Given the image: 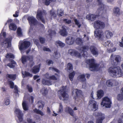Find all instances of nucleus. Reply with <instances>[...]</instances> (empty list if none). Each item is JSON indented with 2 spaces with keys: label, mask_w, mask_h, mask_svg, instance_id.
Returning <instances> with one entry per match:
<instances>
[{
  "label": "nucleus",
  "mask_w": 123,
  "mask_h": 123,
  "mask_svg": "<svg viewBox=\"0 0 123 123\" xmlns=\"http://www.w3.org/2000/svg\"><path fill=\"white\" fill-rule=\"evenodd\" d=\"M79 75V77H90V74H86L85 75L84 74H80V73H78Z\"/></svg>",
  "instance_id": "52"
},
{
  "label": "nucleus",
  "mask_w": 123,
  "mask_h": 123,
  "mask_svg": "<svg viewBox=\"0 0 123 123\" xmlns=\"http://www.w3.org/2000/svg\"><path fill=\"white\" fill-rule=\"evenodd\" d=\"M14 89L15 90L14 93L17 94L18 93V88L17 86L16 85L15 86H14Z\"/></svg>",
  "instance_id": "62"
},
{
  "label": "nucleus",
  "mask_w": 123,
  "mask_h": 123,
  "mask_svg": "<svg viewBox=\"0 0 123 123\" xmlns=\"http://www.w3.org/2000/svg\"><path fill=\"white\" fill-rule=\"evenodd\" d=\"M105 37L108 39L110 38L113 36L112 32L109 31H106L105 32Z\"/></svg>",
  "instance_id": "27"
},
{
  "label": "nucleus",
  "mask_w": 123,
  "mask_h": 123,
  "mask_svg": "<svg viewBox=\"0 0 123 123\" xmlns=\"http://www.w3.org/2000/svg\"><path fill=\"white\" fill-rule=\"evenodd\" d=\"M74 21L75 23V24L77 25L79 28H80L81 26V25L80 24V23L79 21L76 19H74Z\"/></svg>",
  "instance_id": "51"
},
{
  "label": "nucleus",
  "mask_w": 123,
  "mask_h": 123,
  "mask_svg": "<svg viewBox=\"0 0 123 123\" xmlns=\"http://www.w3.org/2000/svg\"><path fill=\"white\" fill-rule=\"evenodd\" d=\"M86 62L89 65V69L91 71H97L100 68L99 65L95 63V61L94 59H87Z\"/></svg>",
  "instance_id": "4"
},
{
  "label": "nucleus",
  "mask_w": 123,
  "mask_h": 123,
  "mask_svg": "<svg viewBox=\"0 0 123 123\" xmlns=\"http://www.w3.org/2000/svg\"><path fill=\"white\" fill-rule=\"evenodd\" d=\"M40 66V64L34 67L32 70V72L33 73L36 74L39 71V69Z\"/></svg>",
  "instance_id": "25"
},
{
  "label": "nucleus",
  "mask_w": 123,
  "mask_h": 123,
  "mask_svg": "<svg viewBox=\"0 0 123 123\" xmlns=\"http://www.w3.org/2000/svg\"><path fill=\"white\" fill-rule=\"evenodd\" d=\"M40 92L42 93V94L44 96H46L48 93V91L47 88H45L44 87H43L41 90Z\"/></svg>",
  "instance_id": "32"
},
{
  "label": "nucleus",
  "mask_w": 123,
  "mask_h": 123,
  "mask_svg": "<svg viewBox=\"0 0 123 123\" xmlns=\"http://www.w3.org/2000/svg\"><path fill=\"white\" fill-rule=\"evenodd\" d=\"M68 53L72 56H74L80 58L81 56L80 53L75 50L70 49L68 50Z\"/></svg>",
  "instance_id": "12"
},
{
  "label": "nucleus",
  "mask_w": 123,
  "mask_h": 123,
  "mask_svg": "<svg viewBox=\"0 0 123 123\" xmlns=\"http://www.w3.org/2000/svg\"><path fill=\"white\" fill-rule=\"evenodd\" d=\"M113 13L114 14H119V9L118 8H115L113 9Z\"/></svg>",
  "instance_id": "44"
},
{
  "label": "nucleus",
  "mask_w": 123,
  "mask_h": 123,
  "mask_svg": "<svg viewBox=\"0 0 123 123\" xmlns=\"http://www.w3.org/2000/svg\"><path fill=\"white\" fill-rule=\"evenodd\" d=\"M95 35L99 38H100L103 36V33L101 30L95 31L94 32Z\"/></svg>",
  "instance_id": "22"
},
{
  "label": "nucleus",
  "mask_w": 123,
  "mask_h": 123,
  "mask_svg": "<svg viewBox=\"0 0 123 123\" xmlns=\"http://www.w3.org/2000/svg\"><path fill=\"white\" fill-rule=\"evenodd\" d=\"M63 110V107L61 103L60 104L59 110L58 112L61 113L62 111Z\"/></svg>",
  "instance_id": "43"
},
{
  "label": "nucleus",
  "mask_w": 123,
  "mask_h": 123,
  "mask_svg": "<svg viewBox=\"0 0 123 123\" xmlns=\"http://www.w3.org/2000/svg\"><path fill=\"white\" fill-rule=\"evenodd\" d=\"M102 44L105 46H108L110 47H112L113 45V43L111 42L110 40H108L106 41H103L102 42Z\"/></svg>",
  "instance_id": "23"
},
{
  "label": "nucleus",
  "mask_w": 123,
  "mask_h": 123,
  "mask_svg": "<svg viewBox=\"0 0 123 123\" xmlns=\"http://www.w3.org/2000/svg\"><path fill=\"white\" fill-rule=\"evenodd\" d=\"M43 50L44 51H46L48 52L51 51V50L49 48H47L45 47H43Z\"/></svg>",
  "instance_id": "63"
},
{
  "label": "nucleus",
  "mask_w": 123,
  "mask_h": 123,
  "mask_svg": "<svg viewBox=\"0 0 123 123\" xmlns=\"http://www.w3.org/2000/svg\"><path fill=\"white\" fill-rule=\"evenodd\" d=\"M90 50L92 53L95 56H97L98 53L97 48L93 46H91L90 48Z\"/></svg>",
  "instance_id": "14"
},
{
  "label": "nucleus",
  "mask_w": 123,
  "mask_h": 123,
  "mask_svg": "<svg viewBox=\"0 0 123 123\" xmlns=\"http://www.w3.org/2000/svg\"><path fill=\"white\" fill-rule=\"evenodd\" d=\"M27 60L30 61V64L31 63V66L34 65V63L33 62V57L32 56H24L22 57V61L23 63H25Z\"/></svg>",
  "instance_id": "9"
},
{
  "label": "nucleus",
  "mask_w": 123,
  "mask_h": 123,
  "mask_svg": "<svg viewBox=\"0 0 123 123\" xmlns=\"http://www.w3.org/2000/svg\"><path fill=\"white\" fill-rule=\"evenodd\" d=\"M11 38H9L6 39L2 43V46L5 48H7L11 46Z\"/></svg>",
  "instance_id": "10"
},
{
  "label": "nucleus",
  "mask_w": 123,
  "mask_h": 123,
  "mask_svg": "<svg viewBox=\"0 0 123 123\" xmlns=\"http://www.w3.org/2000/svg\"><path fill=\"white\" fill-rule=\"evenodd\" d=\"M57 77H49L50 78V80H51L52 81V82H56V81H53L54 80H57Z\"/></svg>",
  "instance_id": "58"
},
{
  "label": "nucleus",
  "mask_w": 123,
  "mask_h": 123,
  "mask_svg": "<svg viewBox=\"0 0 123 123\" xmlns=\"http://www.w3.org/2000/svg\"><path fill=\"white\" fill-rule=\"evenodd\" d=\"M66 43L69 45H72L74 42V39L72 37H68L65 40Z\"/></svg>",
  "instance_id": "20"
},
{
  "label": "nucleus",
  "mask_w": 123,
  "mask_h": 123,
  "mask_svg": "<svg viewBox=\"0 0 123 123\" xmlns=\"http://www.w3.org/2000/svg\"><path fill=\"white\" fill-rule=\"evenodd\" d=\"M66 26H62V29L60 31V32L61 35L63 36H65L67 34V32L66 30Z\"/></svg>",
  "instance_id": "24"
},
{
  "label": "nucleus",
  "mask_w": 123,
  "mask_h": 123,
  "mask_svg": "<svg viewBox=\"0 0 123 123\" xmlns=\"http://www.w3.org/2000/svg\"><path fill=\"white\" fill-rule=\"evenodd\" d=\"M9 82L10 88L12 89L13 88H14V83L12 81H9Z\"/></svg>",
  "instance_id": "55"
},
{
  "label": "nucleus",
  "mask_w": 123,
  "mask_h": 123,
  "mask_svg": "<svg viewBox=\"0 0 123 123\" xmlns=\"http://www.w3.org/2000/svg\"><path fill=\"white\" fill-rule=\"evenodd\" d=\"M17 32L18 36L21 37L22 35V33L21 32V30L20 28H18L17 29Z\"/></svg>",
  "instance_id": "41"
},
{
  "label": "nucleus",
  "mask_w": 123,
  "mask_h": 123,
  "mask_svg": "<svg viewBox=\"0 0 123 123\" xmlns=\"http://www.w3.org/2000/svg\"><path fill=\"white\" fill-rule=\"evenodd\" d=\"M9 28L11 30L15 31L16 30L17 27L15 24L13 23H11L9 25Z\"/></svg>",
  "instance_id": "31"
},
{
  "label": "nucleus",
  "mask_w": 123,
  "mask_h": 123,
  "mask_svg": "<svg viewBox=\"0 0 123 123\" xmlns=\"http://www.w3.org/2000/svg\"><path fill=\"white\" fill-rule=\"evenodd\" d=\"M15 112L18 114V119L20 122H21L23 121L22 114V111L19 109H16L15 111Z\"/></svg>",
  "instance_id": "16"
},
{
  "label": "nucleus",
  "mask_w": 123,
  "mask_h": 123,
  "mask_svg": "<svg viewBox=\"0 0 123 123\" xmlns=\"http://www.w3.org/2000/svg\"><path fill=\"white\" fill-rule=\"evenodd\" d=\"M104 102H111V100L107 97H104L103 99V101Z\"/></svg>",
  "instance_id": "38"
},
{
  "label": "nucleus",
  "mask_w": 123,
  "mask_h": 123,
  "mask_svg": "<svg viewBox=\"0 0 123 123\" xmlns=\"http://www.w3.org/2000/svg\"><path fill=\"white\" fill-rule=\"evenodd\" d=\"M7 66L11 68H13L15 66V65L12 64L11 63L7 64Z\"/></svg>",
  "instance_id": "60"
},
{
  "label": "nucleus",
  "mask_w": 123,
  "mask_h": 123,
  "mask_svg": "<svg viewBox=\"0 0 123 123\" xmlns=\"http://www.w3.org/2000/svg\"><path fill=\"white\" fill-rule=\"evenodd\" d=\"M22 74L24 76H29L30 77H31L32 76V74L26 71H25L24 72H22Z\"/></svg>",
  "instance_id": "36"
},
{
  "label": "nucleus",
  "mask_w": 123,
  "mask_h": 123,
  "mask_svg": "<svg viewBox=\"0 0 123 123\" xmlns=\"http://www.w3.org/2000/svg\"><path fill=\"white\" fill-rule=\"evenodd\" d=\"M62 89L58 91V96L59 99L63 101H67L69 98V96L67 93L66 86H63Z\"/></svg>",
  "instance_id": "3"
},
{
  "label": "nucleus",
  "mask_w": 123,
  "mask_h": 123,
  "mask_svg": "<svg viewBox=\"0 0 123 123\" xmlns=\"http://www.w3.org/2000/svg\"><path fill=\"white\" fill-rule=\"evenodd\" d=\"M112 54H111L110 58L111 64L113 65H116L119 63L121 60V58L119 55H117L113 57Z\"/></svg>",
  "instance_id": "5"
},
{
  "label": "nucleus",
  "mask_w": 123,
  "mask_h": 123,
  "mask_svg": "<svg viewBox=\"0 0 123 123\" xmlns=\"http://www.w3.org/2000/svg\"><path fill=\"white\" fill-rule=\"evenodd\" d=\"M113 80H107L106 82V85L109 87L112 86L113 85Z\"/></svg>",
  "instance_id": "30"
},
{
  "label": "nucleus",
  "mask_w": 123,
  "mask_h": 123,
  "mask_svg": "<svg viewBox=\"0 0 123 123\" xmlns=\"http://www.w3.org/2000/svg\"><path fill=\"white\" fill-rule=\"evenodd\" d=\"M27 88L28 91L30 92H32L33 89L31 86H30L28 85H27Z\"/></svg>",
  "instance_id": "50"
},
{
  "label": "nucleus",
  "mask_w": 123,
  "mask_h": 123,
  "mask_svg": "<svg viewBox=\"0 0 123 123\" xmlns=\"http://www.w3.org/2000/svg\"><path fill=\"white\" fill-rule=\"evenodd\" d=\"M66 110L68 111V113L70 115L73 117L75 119V121H76L77 120V117L76 116L74 115V112L73 110L69 107H68L66 108Z\"/></svg>",
  "instance_id": "21"
},
{
  "label": "nucleus",
  "mask_w": 123,
  "mask_h": 123,
  "mask_svg": "<svg viewBox=\"0 0 123 123\" xmlns=\"http://www.w3.org/2000/svg\"><path fill=\"white\" fill-rule=\"evenodd\" d=\"M111 102H102L101 103V105L103 106H105L107 108H110L111 106Z\"/></svg>",
  "instance_id": "26"
},
{
  "label": "nucleus",
  "mask_w": 123,
  "mask_h": 123,
  "mask_svg": "<svg viewBox=\"0 0 123 123\" xmlns=\"http://www.w3.org/2000/svg\"><path fill=\"white\" fill-rule=\"evenodd\" d=\"M49 70H51L52 71H55L57 73H59V71L58 70L54 68L49 67Z\"/></svg>",
  "instance_id": "47"
},
{
  "label": "nucleus",
  "mask_w": 123,
  "mask_h": 123,
  "mask_svg": "<svg viewBox=\"0 0 123 123\" xmlns=\"http://www.w3.org/2000/svg\"><path fill=\"white\" fill-rule=\"evenodd\" d=\"M109 74L112 76L121 77L122 74L121 69L118 66H112L108 70Z\"/></svg>",
  "instance_id": "2"
},
{
  "label": "nucleus",
  "mask_w": 123,
  "mask_h": 123,
  "mask_svg": "<svg viewBox=\"0 0 123 123\" xmlns=\"http://www.w3.org/2000/svg\"><path fill=\"white\" fill-rule=\"evenodd\" d=\"M117 98L119 100L121 101L123 99V95L121 94H118L117 96Z\"/></svg>",
  "instance_id": "46"
},
{
  "label": "nucleus",
  "mask_w": 123,
  "mask_h": 123,
  "mask_svg": "<svg viewBox=\"0 0 123 123\" xmlns=\"http://www.w3.org/2000/svg\"><path fill=\"white\" fill-rule=\"evenodd\" d=\"M78 79L82 82H85L86 81L85 77H78Z\"/></svg>",
  "instance_id": "54"
},
{
  "label": "nucleus",
  "mask_w": 123,
  "mask_h": 123,
  "mask_svg": "<svg viewBox=\"0 0 123 123\" xmlns=\"http://www.w3.org/2000/svg\"><path fill=\"white\" fill-rule=\"evenodd\" d=\"M116 50V48H114L113 49L111 48L110 49H107V51L108 53H111L115 51Z\"/></svg>",
  "instance_id": "48"
},
{
  "label": "nucleus",
  "mask_w": 123,
  "mask_h": 123,
  "mask_svg": "<svg viewBox=\"0 0 123 123\" xmlns=\"http://www.w3.org/2000/svg\"><path fill=\"white\" fill-rule=\"evenodd\" d=\"M67 70L69 72H71L73 70V66L72 64L70 63H68L67 65Z\"/></svg>",
  "instance_id": "34"
},
{
  "label": "nucleus",
  "mask_w": 123,
  "mask_h": 123,
  "mask_svg": "<svg viewBox=\"0 0 123 123\" xmlns=\"http://www.w3.org/2000/svg\"><path fill=\"white\" fill-rule=\"evenodd\" d=\"M46 14V12L45 11H42L41 10H38L37 11V18L38 20H40L43 23H45V20L43 16Z\"/></svg>",
  "instance_id": "7"
},
{
  "label": "nucleus",
  "mask_w": 123,
  "mask_h": 123,
  "mask_svg": "<svg viewBox=\"0 0 123 123\" xmlns=\"http://www.w3.org/2000/svg\"><path fill=\"white\" fill-rule=\"evenodd\" d=\"M6 77H16L17 75L16 74H7L6 75Z\"/></svg>",
  "instance_id": "61"
},
{
  "label": "nucleus",
  "mask_w": 123,
  "mask_h": 123,
  "mask_svg": "<svg viewBox=\"0 0 123 123\" xmlns=\"http://www.w3.org/2000/svg\"><path fill=\"white\" fill-rule=\"evenodd\" d=\"M48 32L49 33V35L50 36H51L53 34H55V32L54 31H52L51 30H49L48 31Z\"/></svg>",
  "instance_id": "53"
},
{
  "label": "nucleus",
  "mask_w": 123,
  "mask_h": 123,
  "mask_svg": "<svg viewBox=\"0 0 123 123\" xmlns=\"http://www.w3.org/2000/svg\"><path fill=\"white\" fill-rule=\"evenodd\" d=\"M105 25L104 22L100 20H97L95 22L93 27L95 28L102 29L104 28Z\"/></svg>",
  "instance_id": "8"
},
{
  "label": "nucleus",
  "mask_w": 123,
  "mask_h": 123,
  "mask_svg": "<svg viewBox=\"0 0 123 123\" xmlns=\"http://www.w3.org/2000/svg\"><path fill=\"white\" fill-rule=\"evenodd\" d=\"M6 57V58H14V55L13 54L10 53H7Z\"/></svg>",
  "instance_id": "42"
},
{
  "label": "nucleus",
  "mask_w": 123,
  "mask_h": 123,
  "mask_svg": "<svg viewBox=\"0 0 123 123\" xmlns=\"http://www.w3.org/2000/svg\"><path fill=\"white\" fill-rule=\"evenodd\" d=\"M75 95L74 96L73 98L75 100L77 99H79L80 97L83 96L82 94V91L81 90L76 89H75Z\"/></svg>",
  "instance_id": "13"
},
{
  "label": "nucleus",
  "mask_w": 123,
  "mask_h": 123,
  "mask_svg": "<svg viewBox=\"0 0 123 123\" xmlns=\"http://www.w3.org/2000/svg\"><path fill=\"white\" fill-rule=\"evenodd\" d=\"M40 103L41 104L39 105L38 107V108L39 109H42V110L44 107V102H43L42 101H41Z\"/></svg>",
  "instance_id": "49"
},
{
  "label": "nucleus",
  "mask_w": 123,
  "mask_h": 123,
  "mask_svg": "<svg viewBox=\"0 0 123 123\" xmlns=\"http://www.w3.org/2000/svg\"><path fill=\"white\" fill-rule=\"evenodd\" d=\"M75 74V72L73 71L70 73L69 77H74Z\"/></svg>",
  "instance_id": "59"
},
{
  "label": "nucleus",
  "mask_w": 123,
  "mask_h": 123,
  "mask_svg": "<svg viewBox=\"0 0 123 123\" xmlns=\"http://www.w3.org/2000/svg\"><path fill=\"white\" fill-rule=\"evenodd\" d=\"M89 105H92L93 106V108L94 111H95L97 110L98 108V106L97 105V102L95 101L91 100L89 101Z\"/></svg>",
  "instance_id": "19"
},
{
  "label": "nucleus",
  "mask_w": 123,
  "mask_h": 123,
  "mask_svg": "<svg viewBox=\"0 0 123 123\" xmlns=\"http://www.w3.org/2000/svg\"><path fill=\"white\" fill-rule=\"evenodd\" d=\"M88 49V47L87 46H85L81 48V49L82 50L81 53H83L82 54V56L85 57H87L88 54L86 51Z\"/></svg>",
  "instance_id": "18"
},
{
  "label": "nucleus",
  "mask_w": 123,
  "mask_h": 123,
  "mask_svg": "<svg viewBox=\"0 0 123 123\" xmlns=\"http://www.w3.org/2000/svg\"><path fill=\"white\" fill-rule=\"evenodd\" d=\"M97 1L99 3V8L97 10L96 13L98 14L95 15L93 14H89L87 15L86 17L88 20H91L92 21H93L99 15H102L106 12L107 10L106 7L103 4L102 2V0H97Z\"/></svg>",
  "instance_id": "1"
},
{
  "label": "nucleus",
  "mask_w": 123,
  "mask_h": 123,
  "mask_svg": "<svg viewBox=\"0 0 123 123\" xmlns=\"http://www.w3.org/2000/svg\"><path fill=\"white\" fill-rule=\"evenodd\" d=\"M18 13L19 12L18 11H16L15 14L13 15V16L15 17H17L18 16Z\"/></svg>",
  "instance_id": "64"
},
{
  "label": "nucleus",
  "mask_w": 123,
  "mask_h": 123,
  "mask_svg": "<svg viewBox=\"0 0 123 123\" xmlns=\"http://www.w3.org/2000/svg\"><path fill=\"white\" fill-rule=\"evenodd\" d=\"M31 44L30 42L26 41H24L20 46H18L19 49L21 50H23L24 49H26L29 47Z\"/></svg>",
  "instance_id": "11"
},
{
  "label": "nucleus",
  "mask_w": 123,
  "mask_h": 123,
  "mask_svg": "<svg viewBox=\"0 0 123 123\" xmlns=\"http://www.w3.org/2000/svg\"><path fill=\"white\" fill-rule=\"evenodd\" d=\"M40 42L41 43H43L45 42V39L43 38L40 37L39 39Z\"/></svg>",
  "instance_id": "57"
},
{
  "label": "nucleus",
  "mask_w": 123,
  "mask_h": 123,
  "mask_svg": "<svg viewBox=\"0 0 123 123\" xmlns=\"http://www.w3.org/2000/svg\"><path fill=\"white\" fill-rule=\"evenodd\" d=\"M55 44L57 46H59L61 48L63 47L65 45V44L64 43L60 41H56L55 43Z\"/></svg>",
  "instance_id": "28"
},
{
  "label": "nucleus",
  "mask_w": 123,
  "mask_h": 123,
  "mask_svg": "<svg viewBox=\"0 0 123 123\" xmlns=\"http://www.w3.org/2000/svg\"><path fill=\"white\" fill-rule=\"evenodd\" d=\"M28 20L29 23L31 25H35L37 23V20L33 17H29L28 18Z\"/></svg>",
  "instance_id": "17"
},
{
  "label": "nucleus",
  "mask_w": 123,
  "mask_h": 123,
  "mask_svg": "<svg viewBox=\"0 0 123 123\" xmlns=\"http://www.w3.org/2000/svg\"><path fill=\"white\" fill-rule=\"evenodd\" d=\"M57 12V14L60 17L62 16L63 15L64 13L63 11L61 9H58Z\"/></svg>",
  "instance_id": "37"
},
{
  "label": "nucleus",
  "mask_w": 123,
  "mask_h": 123,
  "mask_svg": "<svg viewBox=\"0 0 123 123\" xmlns=\"http://www.w3.org/2000/svg\"><path fill=\"white\" fill-rule=\"evenodd\" d=\"M63 21L66 24H69L71 22V21L70 20L68 19H64L63 20Z\"/></svg>",
  "instance_id": "45"
},
{
  "label": "nucleus",
  "mask_w": 123,
  "mask_h": 123,
  "mask_svg": "<svg viewBox=\"0 0 123 123\" xmlns=\"http://www.w3.org/2000/svg\"><path fill=\"white\" fill-rule=\"evenodd\" d=\"M75 42L76 43L78 44H81L82 43V41L81 39L80 38H77L75 40Z\"/></svg>",
  "instance_id": "39"
},
{
  "label": "nucleus",
  "mask_w": 123,
  "mask_h": 123,
  "mask_svg": "<svg viewBox=\"0 0 123 123\" xmlns=\"http://www.w3.org/2000/svg\"><path fill=\"white\" fill-rule=\"evenodd\" d=\"M34 112L37 114H39L42 116H43L44 114L43 112L35 108L33 110Z\"/></svg>",
  "instance_id": "33"
},
{
  "label": "nucleus",
  "mask_w": 123,
  "mask_h": 123,
  "mask_svg": "<svg viewBox=\"0 0 123 123\" xmlns=\"http://www.w3.org/2000/svg\"><path fill=\"white\" fill-rule=\"evenodd\" d=\"M93 115L98 117L96 121V123H102V122L105 118L104 115L100 112H96L93 113Z\"/></svg>",
  "instance_id": "6"
},
{
  "label": "nucleus",
  "mask_w": 123,
  "mask_h": 123,
  "mask_svg": "<svg viewBox=\"0 0 123 123\" xmlns=\"http://www.w3.org/2000/svg\"><path fill=\"white\" fill-rule=\"evenodd\" d=\"M45 79H43L42 81V84L44 85L49 86L52 84V81L50 80V78L46 77Z\"/></svg>",
  "instance_id": "15"
},
{
  "label": "nucleus",
  "mask_w": 123,
  "mask_h": 123,
  "mask_svg": "<svg viewBox=\"0 0 123 123\" xmlns=\"http://www.w3.org/2000/svg\"><path fill=\"white\" fill-rule=\"evenodd\" d=\"M50 14L52 17L55 18L56 17V15L55 13V12L53 10H51L50 12Z\"/></svg>",
  "instance_id": "40"
},
{
  "label": "nucleus",
  "mask_w": 123,
  "mask_h": 123,
  "mask_svg": "<svg viewBox=\"0 0 123 123\" xmlns=\"http://www.w3.org/2000/svg\"><path fill=\"white\" fill-rule=\"evenodd\" d=\"M22 106L23 110L27 111L28 110V107L25 101H23L22 103Z\"/></svg>",
  "instance_id": "35"
},
{
  "label": "nucleus",
  "mask_w": 123,
  "mask_h": 123,
  "mask_svg": "<svg viewBox=\"0 0 123 123\" xmlns=\"http://www.w3.org/2000/svg\"><path fill=\"white\" fill-rule=\"evenodd\" d=\"M104 92L101 89L99 90L97 92V96L98 98H100L103 96Z\"/></svg>",
  "instance_id": "29"
},
{
  "label": "nucleus",
  "mask_w": 123,
  "mask_h": 123,
  "mask_svg": "<svg viewBox=\"0 0 123 123\" xmlns=\"http://www.w3.org/2000/svg\"><path fill=\"white\" fill-rule=\"evenodd\" d=\"M53 0H45V4L46 5H48Z\"/></svg>",
  "instance_id": "56"
}]
</instances>
